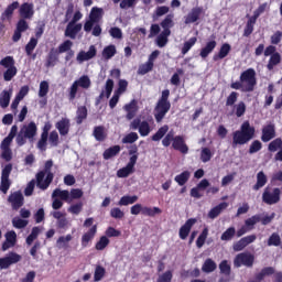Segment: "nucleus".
I'll return each instance as SVG.
<instances>
[{
	"instance_id": "obj_33",
	"label": "nucleus",
	"mask_w": 282,
	"mask_h": 282,
	"mask_svg": "<svg viewBox=\"0 0 282 282\" xmlns=\"http://www.w3.org/2000/svg\"><path fill=\"white\" fill-rule=\"evenodd\" d=\"M230 50H232L230 44H228V43L223 44L220 46L218 54H215L213 56V61H215V62L223 61V58H226V56H228L230 54Z\"/></svg>"
},
{
	"instance_id": "obj_21",
	"label": "nucleus",
	"mask_w": 282,
	"mask_h": 282,
	"mask_svg": "<svg viewBox=\"0 0 282 282\" xmlns=\"http://www.w3.org/2000/svg\"><path fill=\"white\" fill-rule=\"evenodd\" d=\"M276 138V128L274 123H269L262 128V142H270V140H274Z\"/></svg>"
},
{
	"instance_id": "obj_57",
	"label": "nucleus",
	"mask_w": 282,
	"mask_h": 282,
	"mask_svg": "<svg viewBox=\"0 0 282 282\" xmlns=\"http://www.w3.org/2000/svg\"><path fill=\"white\" fill-rule=\"evenodd\" d=\"M173 18L171 15H166L165 19L161 22L163 32H169V34H171V28H173Z\"/></svg>"
},
{
	"instance_id": "obj_53",
	"label": "nucleus",
	"mask_w": 282,
	"mask_h": 282,
	"mask_svg": "<svg viewBox=\"0 0 282 282\" xmlns=\"http://www.w3.org/2000/svg\"><path fill=\"white\" fill-rule=\"evenodd\" d=\"M73 46H74V42H72V40H66L62 44H59L57 48V54H65V52L72 51Z\"/></svg>"
},
{
	"instance_id": "obj_17",
	"label": "nucleus",
	"mask_w": 282,
	"mask_h": 282,
	"mask_svg": "<svg viewBox=\"0 0 282 282\" xmlns=\"http://www.w3.org/2000/svg\"><path fill=\"white\" fill-rule=\"evenodd\" d=\"M97 234L98 225H94L86 232H84L82 236V248H89V245L94 241Z\"/></svg>"
},
{
	"instance_id": "obj_54",
	"label": "nucleus",
	"mask_w": 282,
	"mask_h": 282,
	"mask_svg": "<svg viewBox=\"0 0 282 282\" xmlns=\"http://www.w3.org/2000/svg\"><path fill=\"white\" fill-rule=\"evenodd\" d=\"M36 45H39V40L36 37H31L25 45V52L28 56H32V52L36 50Z\"/></svg>"
},
{
	"instance_id": "obj_35",
	"label": "nucleus",
	"mask_w": 282,
	"mask_h": 282,
	"mask_svg": "<svg viewBox=\"0 0 282 282\" xmlns=\"http://www.w3.org/2000/svg\"><path fill=\"white\" fill-rule=\"evenodd\" d=\"M93 135L97 142H105V140H107V132H105L104 126H96L94 128Z\"/></svg>"
},
{
	"instance_id": "obj_36",
	"label": "nucleus",
	"mask_w": 282,
	"mask_h": 282,
	"mask_svg": "<svg viewBox=\"0 0 282 282\" xmlns=\"http://www.w3.org/2000/svg\"><path fill=\"white\" fill-rule=\"evenodd\" d=\"M121 151L120 145H112L106 149L102 153L104 160H111V158H116Z\"/></svg>"
},
{
	"instance_id": "obj_52",
	"label": "nucleus",
	"mask_w": 282,
	"mask_h": 282,
	"mask_svg": "<svg viewBox=\"0 0 282 282\" xmlns=\"http://www.w3.org/2000/svg\"><path fill=\"white\" fill-rule=\"evenodd\" d=\"M261 149H263V143H261V141H259V140H254L249 145L248 153L250 155H254V153H259V151H261Z\"/></svg>"
},
{
	"instance_id": "obj_62",
	"label": "nucleus",
	"mask_w": 282,
	"mask_h": 282,
	"mask_svg": "<svg viewBox=\"0 0 282 282\" xmlns=\"http://www.w3.org/2000/svg\"><path fill=\"white\" fill-rule=\"evenodd\" d=\"M268 246H281V236H279L276 232H273L268 239Z\"/></svg>"
},
{
	"instance_id": "obj_63",
	"label": "nucleus",
	"mask_w": 282,
	"mask_h": 282,
	"mask_svg": "<svg viewBox=\"0 0 282 282\" xmlns=\"http://www.w3.org/2000/svg\"><path fill=\"white\" fill-rule=\"evenodd\" d=\"M173 281V271L167 270L163 274L159 275L156 282H172Z\"/></svg>"
},
{
	"instance_id": "obj_41",
	"label": "nucleus",
	"mask_w": 282,
	"mask_h": 282,
	"mask_svg": "<svg viewBox=\"0 0 282 282\" xmlns=\"http://www.w3.org/2000/svg\"><path fill=\"white\" fill-rule=\"evenodd\" d=\"M170 36L171 33H169V31H162L161 34L156 37L158 47H166Z\"/></svg>"
},
{
	"instance_id": "obj_20",
	"label": "nucleus",
	"mask_w": 282,
	"mask_h": 282,
	"mask_svg": "<svg viewBox=\"0 0 282 282\" xmlns=\"http://www.w3.org/2000/svg\"><path fill=\"white\" fill-rule=\"evenodd\" d=\"M257 241V235L252 234L246 237H242L240 240L234 243L235 252H241L245 248H248L250 243H254Z\"/></svg>"
},
{
	"instance_id": "obj_61",
	"label": "nucleus",
	"mask_w": 282,
	"mask_h": 282,
	"mask_svg": "<svg viewBox=\"0 0 282 282\" xmlns=\"http://www.w3.org/2000/svg\"><path fill=\"white\" fill-rule=\"evenodd\" d=\"M109 246V238L107 236H101L99 241L96 242L95 248L97 250H105Z\"/></svg>"
},
{
	"instance_id": "obj_45",
	"label": "nucleus",
	"mask_w": 282,
	"mask_h": 282,
	"mask_svg": "<svg viewBox=\"0 0 282 282\" xmlns=\"http://www.w3.org/2000/svg\"><path fill=\"white\" fill-rule=\"evenodd\" d=\"M105 274H107V270H105V267L97 264L95 268L94 281L95 282L102 281V279H105Z\"/></svg>"
},
{
	"instance_id": "obj_64",
	"label": "nucleus",
	"mask_w": 282,
	"mask_h": 282,
	"mask_svg": "<svg viewBox=\"0 0 282 282\" xmlns=\"http://www.w3.org/2000/svg\"><path fill=\"white\" fill-rule=\"evenodd\" d=\"M48 142L51 147H57L59 143L58 132L56 130L51 131L48 134Z\"/></svg>"
},
{
	"instance_id": "obj_60",
	"label": "nucleus",
	"mask_w": 282,
	"mask_h": 282,
	"mask_svg": "<svg viewBox=\"0 0 282 282\" xmlns=\"http://www.w3.org/2000/svg\"><path fill=\"white\" fill-rule=\"evenodd\" d=\"M200 160L204 164L210 162V160H213V152L208 148H203L200 151Z\"/></svg>"
},
{
	"instance_id": "obj_51",
	"label": "nucleus",
	"mask_w": 282,
	"mask_h": 282,
	"mask_svg": "<svg viewBox=\"0 0 282 282\" xmlns=\"http://www.w3.org/2000/svg\"><path fill=\"white\" fill-rule=\"evenodd\" d=\"M131 173H135V169H132L129 165H126L124 167H121L117 171V177H129Z\"/></svg>"
},
{
	"instance_id": "obj_1",
	"label": "nucleus",
	"mask_w": 282,
	"mask_h": 282,
	"mask_svg": "<svg viewBox=\"0 0 282 282\" xmlns=\"http://www.w3.org/2000/svg\"><path fill=\"white\" fill-rule=\"evenodd\" d=\"M36 133H39V127H36V123L34 121L24 124L20 129V131L19 127L17 124H13L9 134L2 140L0 144V149L2 151L1 159L4 160V162H12V149L10 148V145L12 144L14 138L18 147H24V144L28 143V140L30 142H34Z\"/></svg>"
},
{
	"instance_id": "obj_18",
	"label": "nucleus",
	"mask_w": 282,
	"mask_h": 282,
	"mask_svg": "<svg viewBox=\"0 0 282 282\" xmlns=\"http://www.w3.org/2000/svg\"><path fill=\"white\" fill-rule=\"evenodd\" d=\"M197 224V218H189L185 221L183 226H181L178 230V237L183 241L188 238L191 235V230H193V227Z\"/></svg>"
},
{
	"instance_id": "obj_39",
	"label": "nucleus",
	"mask_w": 282,
	"mask_h": 282,
	"mask_svg": "<svg viewBox=\"0 0 282 282\" xmlns=\"http://www.w3.org/2000/svg\"><path fill=\"white\" fill-rule=\"evenodd\" d=\"M276 65H281V53H275L270 56L268 64H267V69L268 72H272Z\"/></svg>"
},
{
	"instance_id": "obj_13",
	"label": "nucleus",
	"mask_w": 282,
	"mask_h": 282,
	"mask_svg": "<svg viewBox=\"0 0 282 282\" xmlns=\"http://www.w3.org/2000/svg\"><path fill=\"white\" fill-rule=\"evenodd\" d=\"M131 129L139 130V133L141 138H147L149 133H151V126L149 124L148 121H142L139 118L133 119V121L130 124Z\"/></svg>"
},
{
	"instance_id": "obj_46",
	"label": "nucleus",
	"mask_w": 282,
	"mask_h": 282,
	"mask_svg": "<svg viewBox=\"0 0 282 282\" xmlns=\"http://www.w3.org/2000/svg\"><path fill=\"white\" fill-rule=\"evenodd\" d=\"M195 43H197L196 36L191 37L188 41L184 42L181 54H183V56L188 54V52H191V48L195 46Z\"/></svg>"
},
{
	"instance_id": "obj_28",
	"label": "nucleus",
	"mask_w": 282,
	"mask_h": 282,
	"mask_svg": "<svg viewBox=\"0 0 282 282\" xmlns=\"http://www.w3.org/2000/svg\"><path fill=\"white\" fill-rule=\"evenodd\" d=\"M123 109L127 113V120H133L134 116H137L138 113V101L135 99H132L129 104L124 105Z\"/></svg>"
},
{
	"instance_id": "obj_6",
	"label": "nucleus",
	"mask_w": 282,
	"mask_h": 282,
	"mask_svg": "<svg viewBox=\"0 0 282 282\" xmlns=\"http://www.w3.org/2000/svg\"><path fill=\"white\" fill-rule=\"evenodd\" d=\"M54 166V161L48 160L45 162L44 170L37 172L36 174V186L41 191H47L50 184L54 182V173H52V167Z\"/></svg>"
},
{
	"instance_id": "obj_30",
	"label": "nucleus",
	"mask_w": 282,
	"mask_h": 282,
	"mask_svg": "<svg viewBox=\"0 0 282 282\" xmlns=\"http://www.w3.org/2000/svg\"><path fill=\"white\" fill-rule=\"evenodd\" d=\"M58 50L51 48L46 56L45 67H55L58 63Z\"/></svg>"
},
{
	"instance_id": "obj_37",
	"label": "nucleus",
	"mask_w": 282,
	"mask_h": 282,
	"mask_svg": "<svg viewBox=\"0 0 282 282\" xmlns=\"http://www.w3.org/2000/svg\"><path fill=\"white\" fill-rule=\"evenodd\" d=\"M10 98H12V90H3L0 94V107L2 109H8V107H10Z\"/></svg>"
},
{
	"instance_id": "obj_24",
	"label": "nucleus",
	"mask_w": 282,
	"mask_h": 282,
	"mask_svg": "<svg viewBox=\"0 0 282 282\" xmlns=\"http://www.w3.org/2000/svg\"><path fill=\"white\" fill-rule=\"evenodd\" d=\"M19 13L20 17L24 20L32 19V17H34V4L29 2L22 3L20 6Z\"/></svg>"
},
{
	"instance_id": "obj_5",
	"label": "nucleus",
	"mask_w": 282,
	"mask_h": 282,
	"mask_svg": "<svg viewBox=\"0 0 282 282\" xmlns=\"http://www.w3.org/2000/svg\"><path fill=\"white\" fill-rule=\"evenodd\" d=\"M171 96V90L165 89L162 91L160 99L154 107V118L158 123L162 122L166 118V113L171 111V101L169 97Z\"/></svg>"
},
{
	"instance_id": "obj_12",
	"label": "nucleus",
	"mask_w": 282,
	"mask_h": 282,
	"mask_svg": "<svg viewBox=\"0 0 282 282\" xmlns=\"http://www.w3.org/2000/svg\"><path fill=\"white\" fill-rule=\"evenodd\" d=\"M234 265L235 268H241V265L252 268L254 265V256L248 252L238 253L234 259Z\"/></svg>"
},
{
	"instance_id": "obj_11",
	"label": "nucleus",
	"mask_w": 282,
	"mask_h": 282,
	"mask_svg": "<svg viewBox=\"0 0 282 282\" xmlns=\"http://www.w3.org/2000/svg\"><path fill=\"white\" fill-rule=\"evenodd\" d=\"M101 18L102 9L94 7L90 10L89 20L86 21L84 24V32H91V30H94V25H96V23H99Z\"/></svg>"
},
{
	"instance_id": "obj_49",
	"label": "nucleus",
	"mask_w": 282,
	"mask_h": 282,
	"mask_svg": "<svg viewBox=\"0 0 282 282\" xmlns=\"http://www.w3.org/2000/svg\"><path fill=\"white\" fill-rule=\"evenodd\" d=\"M135 202H138L137 195H126L120 198V200L118 202V206H129L130 204H135Z\"/></svg>"
},
{
	"instance_id": "obj_58",
	"label": "nucleus",
	"mask_w": 282,
	"mask_h": 282,
	"mask_svg": "<svg viewBox=\"0 0 282 282\" xmlns=\"http://www.w3.org/2000/svg\"><path fill=\"white\" fill-rule=\"evenodd\" d=\"M153 63L145 62L144 64L139 66L138 74L140 76H144L145 74H149V72H153Z\"/></svg>"
},
{
	"instance_id": "obj_22",
	"label": "nucleus",
	"mask_w": 282,
	"mask_h": 282,
	"mask_svg": "<svg viewBox=\"0 0 282 282\" xmlns=\"http://www.w3.org/2000/svg\"><path fill=\"white\" fill-rule=\"evenodd\" d=\"M204 14V7H195L185 17V24L197 23V20Z\"/></svg>"
},
{
	"instance_id": "obj_44",
	"label": "nucleus",
	"mask_w": 282,
	"mask_h": 282,
	"mask_svg": "<svg viewBox=\"0 0 282 282\" xmlns=\"http://www.w3.org/2000/svg\"><path fill=\"white\" fill-rule=\"evenodd\" d=\"M142 215L145 217H155V215H162V209L160 207L143 206Z\"/></svg>"
},
{
	"instance_id": "obj_43",
	"label": "nucleus",
	"mask_w": 282,
	"mask_h": 282,
	"mask_svg": "<svg viewBox=\"0 0 282 282\" xmlns=\"http://www.w3.org/2000/svg\"><path fill=\"white\" fill-rule=\"evenodd\" d=\"M76 123L83 124V121L87 120V107L82 106L77 108Z\"/></svg>"
},
{
	"instance_id": "obj_15",
	"label": "nucleus",
	"mask_w": 282,
	"mask_h": 282,
	"mask_svg": "<svg viewBox=\"0 0 282 282\" xmlns=\"http://www.w3.org/2000/svg\"><path fill=\"white\" fill-rule=\"evenodd\" d=\"M8 203L11 204L12 210H19L25 204V197L21 191H17L8 196Z\"/></svg>"
},
{
	"instance_id": "obj_34",
	"label": "nucleus",
	"mask_w": 282,
	"mask_h": 282,
	"mask_svg": "<svg viewBox=\"0 0 282 282\" xmlns=\"http://www.w3.org/2000/svg\"><path fill=\"white\" fill-rule=\"evenodd\" d=\"M268 184V175L263 171L258 172L257 174V182L253 185L254 191H260V188H263Z\"/></svg>"
},
{
	"instance_id": "obj_25",
	"label": "nucleus",
	"mask_w": 282,
	"mask_h": 282,
	"mask_svg": "<svg viewBox=\"0 0 282 282\" xmlns=\"http://www.w3.org/2000/svg\"><path fill=\"white\" fill-rule=\"evenodd\" d=\"M19 8H20L19 1H13L1 13V17H0L1 21H11L14 14V10H19Z\"/></svg>"
},
{
	"instance_id": "obj_16",
	"label": "nucleus",
	"mask_w": 282,
	"mask_h": 282,
	"mask_svg": "<svg viewBox=\"0 0 282 282\" xmlns=\"http://www.w3.org/2000/svg\"><path fill=\"white\" fill-rule=\"evenodd\" d=\"M28 30H30V24H28V21H25V19H20L12 35L13 43H19L23 32H28Z\"/></svg>"
},
{
	"instance_id": "obj_56",
	"label": "nucleus",
	"mask_w": 282,
	"mask_h": 282,
	"mask_svg": "<svg viewBox=\"0 0 282 282\" xmlns=\"http://www.w3.org/2000/svg\"><path fill=\"white\" fill-rule=\"evenodd\" d=\"M102 56L107 61H109V58H113V56H116V45L110 44L106 46L102 51Z\"/></svg>"
},
{
	"instance_id": "obj_40",
	"label": "nucleus",
	"mask_w": 282,
	"mask_h": 282,
	"mask_svg": "<svg viewBox=\"0 0 282 282\" xmlns=\"http://www.w3.org/2000/svg\"><path fill=\"white\" fill-rule=\"evenodd\" d=\"M189 180H191V172H188V171H184L174 177V182H176V184H178V186L186 185Z\"/></svg>"
},
{
	"instance_id": "obj_9",
	"label": "nucleus",
	"mask_w": 282,
	"mask_h": 282,
	"mask_svg": "<svg viewBox=\"0 0 282 282\" xmlns=\"http://www.w3.org/2000/svg\"><path fill=\"white\" fill-rule=\"evenodd\" d=\"M79 87H82V89H89V87H91V79L89 78V76L83 75L72 84L68 94L69 100L76 99V94H78Z\"/></svg>"
},
{
	"instance_id": "obj_31",
	"label": "nucleus",
	"mask_w": 282,
	"mask_h": 282,
	"mask_svg": "<svg viewBox=\"0 0 282 282\" xmlns=\"http://www.w3.org/2000/svg\"><path fill=\"white\" fill-rule=\"evenodd\" d=\"M228 208V203L223 202L218 204L217 206L213 207L209 213H208V218L209 219H217L218 216L221 215L223 210H226Z\"/></svg>"
},
{
	"instance_id": "obj_7",
	"label": "nucleus",
	"mask_w": 282,
	"mask_h": 282,
	"mask_svg": "<svg viewBox=\"0 0 282 282\" xmlns=\"http://www.w3.org/2000/svg\"><path fill=\"white\" fill-rule=\"evenodd\" d=\"M1 67H4L6 72L3 73V80L6 83H10L14 76L19 73V69H17V62L14 61V57L12 56H6L0 61Z\"/></svg>"
},
{
	"instance_id": "obj_38",
	"label": "nucleus",
	"mask_w": 282,
	"mask_h": 282,
	"mask_svg": "<svg viewBox=\"0 0 282 282\" xmlns=\"http://www.w3.org/2000/svg\"><path fill=\"white\" fill-rule=\"evenodd\" d=\"M216 270H217V262H215L210 258H207L203 263L202 271L205 272L206 274H210V272H215Z\"/></svg>"
},
{
	"instance_id": "obj_23",
	"label": "nucleus",
	"mask_w": 282,
	"mask_h": 282,
	"mask_svg": "<svg viewBox=\"0 0 282 282\" xmlns=\"http://www.w3.org/2000/svg\"><path fill=\"white\" fill-rule=\"evenodd\" d=\"M96 54H98V51L96 50V46L90 45L88 52L80 51L77 54V62L78 63H85V61H91V58H95Z\"/></svg>"
},
{
	"instance_id": "obj_10",
	"label": "nucleus",
	"mask_w": 282,
	"mask_h": 282,
	"mask_svg": "<svg viewBox=\"0 0 282 282\" xmlns=\"http://www.w3.org/2000/svg\"><path fill=\"white\" fill-rule=\"evenodd\" d=\"M12 173V163H8L1 171L0 178V191L4 195L10 191V186H12V181H10V175Z\"/></svg>"
},
{
	"instance_id": "obj_59",
	"label": "nucleus",
	"mask_w": 282,
	"mask_h": 282,
	"mask_svg": "<svg viewBox=\"0 0 282 282\" xmlns=\"http://www.w3.org/2000/svg\"><path fill=\"white\" fill-rule=\"evenodd\" d=\"M234 110L237 118H241L246 115V102L239 101L237 105L234 106Z\"/></svg>"
},
{
	"instance_id": "obj_14",
	"label": "nucleus",
	"mask_w": 282,
	"mask_h": 282,
	"mask_svg": "<svg viewBox=\"0 0 282 282\" xmlns=\"http://www.w3.org/2000/svg\"><path fill=\"white\" fill-rule=\"evenodd\" d=\"M19 261H21V254L11 251L6 257L0 258V270H8L10 265H14V263H19Z\"/></svg>"
},
{
	"instance_id": "obj_3",
	"label": "nucleus",
	"mask_w": 282,
	"mask_h": 282,
	"mask_svg": "<svg viewBox=\"0 0 282 282\" xmlns=\"http://www.w3.org/2000/svg\"><path fill=\"white\" fill-rule=\"evenodd\" d=\"M254 126H251L250 121L242 122L240 129L232 132V149H237V147H243V144H248L250 140L254 139Z\"/></svg>"
},
{
	"instance_id": "obj_4",
	"label": "nucleus",
	"mask_w": 282,
	"mask_h": 282,
	"mask_svg": "<svg viewBox=\"0 0 282 282\" xmlns=\"http://www.w3.org/2000/svg\"><path fill=\"white\" fill-rule=\"evenodd\" d=\"M257 87V70L254 68H248L240 74L239 82L230 84L231 89H242V91H254Z\"/></svg>"
},
{
	"instance_id": "obj_2",
	"label": "nucleus",
	"mask_w": 282,
	"mask_h": 282,
	"mask_svg": "<svg viewBox=\"0 0 282 282\" xmlns=\"http://www.w3.org/2000/svg\"><path fill=\"white\" fill-rule=\"evenodd\" d=\"M151 140L152 142H160V140H162V145L165 148H169L172 144V149L178 151L183 155L188 153V145L186 144L184 135H175L173 131L169 132V124L159 128V130L151 137Z\"/></svg>"
},
{
	"instance_id": "obj_50",
	"label": "nucleus",
	"mask_w": 282,
	"mask_h": 282,
	"mask_svg": "<svg viewBox=\"0 0 282 282\" xmlns=\"http://www.w3.org/2000/svg\"><path fill=\"white\" fill-rule=\"evenodd\" d=\"M279 149H282V139L281 138H276L273 141H271L268 145V151H270V153H276V151H279Z\"/></svg>"
},
{
	"instance_id": "obj_48",
	"label": "nucleus",
	"mask_w": 282,
	"mask_h": 282,
	"mask_svg": "<svg viewBox=\"0 0 282 282\" xmlns=\"http://www.w3.org/2000/svg\"><path fill=\"white\" fill-rule=\"evenodd\" d=\"M235 235H237V230L235 229V227H229L226 229V231L223 232L220 239L221 241H232Z\"/></svg>"
},
{
	"instance_id": "obj_19",
	"label": "nucleus",
	"mask_w": 282,
	"mask_h": 282,
	"mask_svg": "<svg viewBox=\"0 0 282 282\" xmlns=\"http://www.w3.org/2000/svg\"><path fill=\"white\" fill-rule=\"evenodd\" d=\"M257 241V235L252 234L246 237H242L240 240L234 243L235 252H241L245 248H248L250 243H254Z\"/></svg>"
},
{
	"instance_id": "obj_42",
	"label": "nucleus",
	"mask_w": 282,
	"mask_h": 282,
	"mask_svg": "<svg viewBox=\"0 0 282 282\" xmlns=\"http://www.w3.org/2000/svg\"><path fill=\"white\" fill-rule=\"evenodd\" d=\"M261 221V214H256L245 220V225L248 229L254 230V226Z\"/></svg>"
},
{
	"instance_id": "obj_26",
	"label": "nucleus",
	"mask_w": 282,
	"mask_h": 282,
	"mask_svg": "<svg viewBox=\"0 0 282 282\" xmlns=\"http://www.w3.org/2000/svg\"><path fill=\"white\" fill-rule=\"evenodd\" d=\"M80 30H83L82 23L74 24L72 22H68L64 34L68 39L74 40V39H76V36H78V32H80Z\"/></svg>"
},
{
	"instance_id": "obj_8",
	"label": "nucleus",
	"mask_w": 282,
	"mask_h": 282,
	"mask_svg": "<svg viewBox=\"0 0 282 282\" xmlns=\"http://www.w3.org/2000/svg\"><path fill=\"white\" fill-rule=\"evenodd\" d=\"M262 202L268 206H274L281 202V188L267 186L262 193Z\"/></svg>"
},
{
	"instance_id": "obj_47",
	"label": "nucleus",
	"mask_w": 282,
	"mask_h": 282,
	"mask_svg": "<svg viewBox=\"0 0 282 282\" xmlns=\"http://www.w3.org/2000/svg\"><path fill=\"white\" fill-rule=\"evenodd\" d=\"M218 268L220 270V274H224V276H230L232 268L230 267V263H228V260H223Z\"/></svg>"
},
{
	"instance_id": "obj_27",
	"label": "nucleus",
	"mask_w": 282,
	"mask_h": 282,
	"mask_svg": "<svg viewBox=\"0 0 282 282\" xmlns=\"http://www.w3.org/2000/svg\"><path fill=\"white\" fill-rule=\"evenodd\" d=\"M70 127L72 123L68 118H62L55 123V129H57L59 135H67Z\"/></svg>"
},
{
	"instance_id": "obj_32",
	"label": "nucleus",
	"mask_w": 282,
	"mask_h": 282,
	"mask_svg": "<svg viewBox=\"0 0 282 282\" xmlns=\"http://www.w3.org/2000/svg\"><path fill=\"white\" fill-rule=\"evenodd\" d=\"M215 47H217V41L212 40L207 42L205 47L200 50L199 56L203 58H208V55L213 54Z\"/></svg>"
},
{
	"instance_id": "obj_55",
	"label": "nucleus",
	"mask_w": 282,
	"mask_h": 282,
	"mask_svg": "<svg viewBox=\"0 0 282 282\" xmlns=\"http://www.w3.org/2000/svg\"><path fill=\"white\" fill-rule=\"evenodd\" d=\"M206 239H208V227H205L200 235L198 236L196 240V247L197 248H203L204 243H206Z\"/></svg>"
},
{
	"instance_id": "obj_29",
	"label": "nucleus",
	"mask_w": 282,
	"mask_h": 282,
	"mask_svg": "<svg viewBox=\"0 0 282 282\" xmlns=\"http://www.w3.org/2000/svg\"><path fill=\"white\" fill-rule=\"evenodd\" d=\"M272 274H274V268L265 267L254 275V279L249 280L248 282H261L265 276H272Z\"/></svg>"
}]
</instances>
